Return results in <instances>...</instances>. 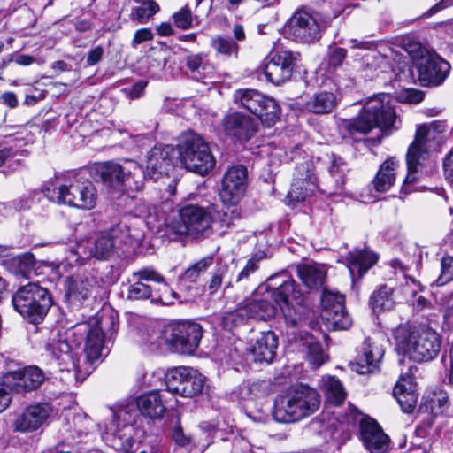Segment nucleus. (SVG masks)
<instances>
[{
  "mask_svg": "<svg viewBox=\"0 0 453 453\" xmlns=\"http://www.w3.org/2000/svg\"><path fill=\"white\" fill-rule=\"evenodd\" d=\"M248 319L266 320L273 317L275 309L266 300H253L243 305Z\"/></svg>",
  "mask_w": 453,
  "mask_h": 453,
  "instance_id": "obj_43",
  "label": "nucleus"
},
{
  "mask_svg": "<svg viewBox=\"0 0 453 453\" xmlns=\"http://www.w3.org/2000/svg\"><path fill=\"white\" fill-rule=\"evenodd\" d=\"M167 229L169 234L177 235H188L197 240L208 238L213 234V209L198 204L184 205Z\"/></svg>",
  "mask_w": 453,
  "mask_h": 453,
  "instance_id": "obj_7",
  "label": "nucleus"
},
{
  "mask_svg": "<svg viewBox=\"0 0 453 453\" xmlns=\"http://www.w3.org/2000/svg\"><path fill=\"white\" fill-rule=\"evenodd\" d=\"M171 436L174 442L180 446H186L190 441L189 436L184 434L179 419L176 420L172 428Z\"/></svg>",
  "mask_w": 453,
  "mask_h": 453,
  "instance_id": "obj_58",
  "label": "nucleus"
},
{
  "mask_svg": "<svg viewBox=\"0 0 453 453\" xmlns=\"http://www.w3.org/2000/svg\"><path fill=\"white\" fill-rule=\"evenodd\" d=\"M394 336L396 352L416 363L435 359L441 349V336L428 326L403 324Z\"/></svg>",
  "mask_w": 453,
  "mask_h": 453,
  "instance_id": "obj_3",
  "label": "nucleus"
},
{
  "mask_svg": "<svg viewBox=\"0 0 453 453\" xmlns=\"http://www.w3.org/2000/svg\"><path fill=\"white\" fill-rule=\"evenodd\" d=\"M328 172L334 179L336 188L339 189L342 188L345 182L346 172V165L343 159L335 155H332Z\"/></svg>",
  "mask_w": 453,
  "mask_h": 453,
  "instance_id": "obj_50",
  "label": "nucleus"
},
{
  "mask_svg": "<svg viewBox=\"0 0 453 453\" xmlns=\"http://www.w3.org/2000/svg\"><path fill=\"white\" fill-rule=\"evenodd\" d=\"M431 130L442 133L445 130V124L441 121H434L429 125H420L417 127L415 139L409 146L406 154L408 173L404 182L410 183L417 180V174L422 171L428 157L426 140Z\"/></svg>",
  "mask_w": 453,
  "mask_h": 453,
  "instance_id": "obj_14",
  "label": "nucleus"
},
{
  "mask_svg": "<svg viewBox=\"0 0 453 453\" xmlns=\"http://www.w3.org/2000/svg\"><path fill=\"white\" fill-rule=\"evenodd\" d=\"M234 102L257 116L263 125L267 127L273 126L280 116L278 103L258 90L240 88L234 92Z\"/></svg>",
  "mask_w": 453,
  "mask_h": 453,
  "instance_id": "obj_13",
  "label": "nucleus"
},
{
  "mask_svg": "<svg viewBox=\"0 0 453 453\" xmlns=\"http://www.w3.org/2000/svg\"><path fill=\"white\" fill-rule=\"evenodd\" d=\"M346 58V50L342 48H334L329 54V65L337 67L341 65Z\"/></svg>",
  "mask_w": 453,
  "mask_h": 453,
  "instance_id": "obj_61",
  "label": "nucleus"
},
{
  "mask_svg": "<svg viewBox=\"0 0 453 453\" xmlns=\"http://www.w3.org/2000/svg\"><path fill=\"white\" fill-rule=\"evenodd\" d=\"M248 185V171L243 165L229 167L221 180L219 196L225 204H236L244 196Z\"/></svg>",
  "mask_w": 453,
  "mask_h": 453,
  "instance_id": "obj_20",
  "label": "nucleus"
},
{
  "mask_svg": "<svg viewBox=\"0 0 453 453\" xmlns=\"http://www.w3.org/2000/svg\"><path fill=\"white\" fill-rule=\"evenodd\" d=\"M278 348V338L273 332H263L257 338L255 343L250 348V352L254 360L259 363L270 364L276 356Z\"/></svg>",
  "mask_w": 453,
  "mask_h": 453,
  "instance_id": "obj_29",
  "label": "nucleus"
},
{
  "mask_svg": "<svg viewBox=\"0 0 453 453\" xmlns=\"http://www.w3.org/2000/svg\"><path fill=\"white\" fill-rule=\"evenodd\" d=\"M173 23L178 28L188 29L193 27V22L196 20V25H198L197 17L194 16L192 11L184 6L180 8L173 15Z\"/></svg>",
  "mask_w": 453,
  "mask_h": 453,
  "instance_id": "obj_52",
  "label": "nucleus"
},
{
  "mask_svg": "<svg viewBox=\"0 0 453 453\" xmlns=\"http://www.w3.org/2000/svg\"><path fill=\"white\" fill-rule=\"evenodd\" d=\"M418 81L422 86H439L447 78L450 65L437 55H422L415 62Z\"/></svg>",
  "mask_w": 453,
  "mask_h": 453,
  "instance_id": "obj_22",
  "label": "nucleus"
},
{
  "mask_svg": "<svg viewBox=\"0 0 453 453\" xmlns=\"http://www.w3.org/2000/svg\"><path fill=\"white\" fill-rule=\"evenodd\" d=\"M174 154L172 145H156L147 157L148 175L156 179L157 175L168 174L173 166Z\"/></svg>",
  "mask_w": 453,
  "mask_h": 453,
  "instance_id": "obj_27",
  "label": "nucleus"
},
{
  "mask_svg": "<svg viewBox=\"0 0 453 453\" xmlns=\"http://www.w3.org/2000/svg\"><path fill=\"white\" fill-rule=\"evenodd\" d=\"M398 290L403 295L401 300L406 302L411 301L417 296L421 291H423L422 285L413 278L406 279L405 283L402 284Z\"/></svg>",
  "mask_w": 453,
  "mask_h": 453,
  "instance_id": "obj_55",
  "label": "nucleus"
},
{
  "mask_svg": "<svg viewBox=\"0 0 453 453\" xmlns=\"http://www.w3.org/2000/svg\"><path fill=\"white\" fill-rule=\"evenodd\" d=\"M305 171V178L298 176V173H296L294 182L291 185V188L288 191V197L295 202H302L307 196L313 194L316 189L315 178L303 167Z\"/></svg>",
  "mask_w": 453,
  "mask_h": 453,
  "instance_id": "obj_37",
  "label": "nucleus"
},
{
  "mask_svg": "<svg viewBox=\"0 0 453 453\" xmlns=\"http://www.w3.org/2000/svg\"><path fill=\"white\" fill-rule=\"evenodd\" d=\"M383 356V348L368 337L360 346L355 360L350 362L349 365L359 374L374 373L380 370Z\"/></svg>",
  "mask_w": 453,
  "mask_h": 453,
  "instance_id": "obj_24",
  "label": "nucleus"
},
{
  "mask_svg": "<svg viewBox=\"0 0 453 453\" xmlns=\"http://www.w3.org/2000/svg\"><path fill=\"white\" fill-rule=\"evenodd\" d=\"M178 150L182 165L191 172L204 175L215 166L216 160L208 143L194 132L181 135Z\"/></svg>",
  "mask_w": 453,
  "mask_h": 453,
  "instance_id": "obj_10",
  "label": "nucleus"
},
{
  "mask_svg": "<svg viewBox=\"0 0 453 453\" xmlns=\"http://www.w3.org/2000/svg\"><path fill=\"white\" fill-rule=\"evenodd\" d=\"M45 351L56 362L60 371L73 370L76 373L82 372V365H80L72 331L65 334H51L45 344Z\"/></svg>",
  "mask_w": 453,
  "mask_h": 453,
  "instance_id": "obj_15",
  "label": "nucleus"
},
{
  "mask_svg": "<svg viewBox=\"0 0 453 453\" xmlns=\"http://www.w3.org/2000/svg\"><path fill=\"white\" fill-rule=\"evenodd\" d=\"M185 62L187 68L198 81L213 73V65L203 53L188 55Z\"/></svg>",
  "mask_w": 453,
  "mask_h": 453,
  "instance_id": "obj_41",
  "label": "nucleus"
},
{
  "mask_svg": "<svg viewBox=\"0 0 453 453\" xmlns=\"http://www.w3.org/2000/svg\"><path fill=\"white\" fill-rule=\"evenodd\" d=\"M92 288L88 278L68 277L65 280V298L70 304H79L88 299Z\"/></svg>",
  "mask_w": 453,
  "mask_h": 453,
  "instance_id": "obj_32",
  "label": "nucleus"
},
{
  "mask_svg": "<svg viewBox=\"0 0 453 453\" xmlns=\"http://www.w3.org/2000/svg\"><path fill=\"white\" fill-rule=\"evenodd\" d=\"M147 81H139L134 83L128 90L127 95L130 99H137L143 96Z\"/></svg>",
  "mask_w": 453,
  "mask_h": 453,
  "instance_id": "obj_63",
  "label": "nucleus"
},
{
  "mask_svg": "<svg viewBox=\"0 0 453 453\" xmlns=\"http://www.w3.org/2000/svg\"><path fill=\"white\" fill-rule=\"evenodd\" d=\"M393 395L403 412L413 411L418 402V395L412 378H401L393 389Z\"/></svg>",
  "mask_w": 453,
  "mask_h": 453,
  "instance_id": "obj_30",
  "label": "nucleus"
},
{
  "mask_svg": "<svg viewBox=\"0 0 453 453\" xmlns=\"http://www.w3.org/2000/svg\"><path fill=\"white\" fill-rule=\"evenodd\" d=\"M104 53V50L100 45L89 50L86 59L87 65L89 66L96 65L102 59Z\"/></svg>",
  "mask_w": 453,
  "mask_h": 453,
  "instance_id": "obj_62",
  "label": "nucleus"
},
{
  "mask_svg": "<svg viewBox=\"0 0 453 453\" xmlns=\"http://www.w3.org/2000/svg\"><path fill=\"white\" fill-rule=\"evenodd\" d=\"M153 39V34L149 28H141L138 29L134 35L132 40V47L136 48L137 45L148 42Z\"/></svg>",
  "mask_w": 453,
  "mask_h": 453,
  "instance_id": "obj_60",
  "label": "nucleus"
},
{
  "mask_svg": "<svg viewBox=\"0 0 453 453\" xmlns=\"http://www.w3.org/2000/svg\"><path fill=\"white\" fill-rule=\"evenodd\" d=\"M44 196L58 204H66L83 210L93 209L96 204V190L88 180L77 176L63 180L57 177L55 181L42 188Z\"/></svg>",
  "mask_w": 453,
  "mask_h": 453,
  "instance_id": "obj_4",
  "label": "nucleus"
},
{
  "mask_svg": "<svg viewBox=\"0 0 453 453\" xmlns=\"http://www.w3.org/2000/svg\"><path fill=\"white\" fill-rule=\"evenodd\" d=\"M188 376L179 388L180 395L183 397H193L201 394L204 388L205 377L197 370L188 367Z\"/></svg>",
  "mask_w": 453,
  "mask_h": 453,
  "instance_id": "obj_40",
  "label": "nucleus"
},
{
  "mask_svg": "<svg viewBox=\"0 0 453 453\" xmlns=\"http://www.w3.org/2000/svg\"><path fill=\"white\" fill-rule=\"evenodd\" d=\"M326 400L334 405H341L345 400L346 394L341 381L335 377H328L325 382Z\"/></svg>",
  "mask_w": 453,
  "mask_h": 453,
  "instance_id": "obj_47",
  "label": "nucleus"
},
{
  "mask_svg": "<svg viewBox=\"0 0 453 453\" xmlns=\"http://www.w3.org/2000/svg\"><path fill=\"white\" fill-rule=\"evenodd\" d=\"M188 366L175 367L168 371L165 375V385L169 392L180 395L179 388L188 376Z\"/></svg>",
  "mask_w": 453,
  "mask_h": 453,
  "instance_id": "obj_48",
  "label": "nucleus"
},
{
  "mask_svg": "<svg viewBox=\"0 0 453 453\" xmlns=\"http://www.w3.org/2000/svg\"><path fill=\"white\" fill-rule=\"evenodd\" d=\"M360 439L370 453H387L389 449L390 439L388 435L371 418H364L360 421Z\"/></svg>",
  "mask_w": 453,
  "mask_h": 453,
  "instance_id": "obj_25",
  "label": "nucleus"
},
{
  "mask_svg": "<svg viewBox=\"0 0 453 453\" xmlns=\"http://www.w3.org/2000/svg\"><path fill=\"white\" fill-rule=\"evenodd\" d=\"M223 127L226 135L241 142L249 141L257 131L254 119L240 112L226 115Z\"/></svg>",
  "mask_w": 453,
  "mask_h": 453,
  "instance_id": "obj_26",
  "label": "nucleus"
},
{
  "mask_svg": "<svg viewBox=\"0 0 453 453\" xmlns=\"http://www.w3.org/2000/svg\"><path fill=\"white\" fill-rule=\"evenodd\" d=\"M131 280L133 283L128 287L127 299L134 301L150 299L154 303L164 305L173 303L171 296L165 294H157V291L154 293L151 287L145 282L133 279Z\"/></svg>",
  "mask_w": 453,
  "mask_h": 453,
  "instance_id": "obj_33",
  "label": "nucleus"
},
{
  "mask_svg": "<svg viewBox=\"0 0 453 453\" xmlns=\"http://www.w3.org/2000/svg\"><path fill=\"white\" fill-rule=\"evenodd\" d=\"M300 53L280 50L265 59L264 73L268 81L280 85L290 80L294 69L300 61Z\"/></svg>",
  "mask_w": 453,
  "mask_h": 453,
  "instance_id": "obj_18",
  "label": "nucleus"
},
{
  "mask_svg": "<svg viewBox=\"0 0 453 453\" xmlns=\"http://www.w3.org/2000/svg\"><path fill=\"white\" fill-rule=\"evenodd\" d=\"M132 278L133 280H138L142 282L151 281L160 283L162 284L161 288L158 289L160 294L171 296L173 301L179 297V295L165 281V278L152 267H143L138 271L133 272Z\"/></svg>",
  "mask_w": 453,
  "mask_h": 453,
  "instance_id": "obj_39",
  "label": "nucleus"
},
{
  "mask_svg": "<svg viewBox=\"0 0 453 453\" xmlns=\"http://www.w3.org/2000/svg\"><path fill=\"white\" fill-rule=\"evenodd\" d=\"M13 264L16 265L22 274L29 272L35 265V257L30 253H25L13 259Z\"/></svg>",
  "mask_w": 453,
  "mask_h": 453,
  "instance_id": "obj_57",
  "label": "nucleus"
},
{
  "mask_svg": "<svg viewBox=\"0 0 453 453\" xmlns=\"http://www.w3.org/2000/svg\"><path fill=\"white\" fill-rule=\"evenodd\" d=\"M297 275L303 283L310 289H316L323 286L326 271L318 264H303L296 267Z\"/></svg>",
  "mask_w": 453,
  "mask_h": 453,
  "instance_id": "obj_35",
  "label": "nucleus"
},
{
  "mask_svg": "<svg viewBox=\"0 0 453 453\" xmlns=\"http://www.w3.org/2000/svg\"><path fill=\"white\" fill-rule=\"evenodd\" d=\"M267 291L280 307L288 324L296 326L306 315L305 296L296 281L286 273L270 276L267 280Z\"/></svg>",
  "mask_w": 453,
  "mask_h": 453,
  "instance_id": "obj_5",
  "label": "nucleus"
},
{
  "mask_svg": "<svg viewBox=\"0 0 453 453\" xmlns=\"http://www.w3.org/2000/svg\"><path fill=\"white\" fill-rule=\"evenodd\" d=\"M203 336L202 326L195 322H177L166 325L161 338L169 350L182 355L193 354Z\"/></svg>",
  "mask_w": 453,
  "mask_h": 453,
  "instance_id": "obj_12",
  "label": "nucleus"
},
{
  "mask_svg": "<svg viewBox=\"0 0 453 453\" xmlns=\"http://www.w3.org/2000/svg\"><path fill=\"white\" fill-rule=\"evenodd\" d=\"M104 185L119 191H140L143 188L146 174L135 161L125 159L122 164L105 162L98 168Z\"/></svg>",
  "mask_w": 453,
  "mask_h": 453,
  "instance_id": "obj_9",
  "label": "nucleus"
},
{
  "mask_svg": "<svg viewBox=\"0 0 453 453\" xmlns=\"http://www.w3.org/2000/svg\"><path fill=\"white\" fill-rule=\"evenodd\" d=\"M213 257L206 256L190 265L180 276V284L197 283L207 269L213 264Z\"/></svg>",
  "mask_w": 453,
  "mask_h": 453,
  "instance_id": "obj_42",
  "label": "nucleus"
},
{
  "mask_svg": "<svg viewBox=\"0 0 453 453\" xmlns=\"http://www.w3.org/2000/svg\"><path fill=\"white\" fill-rule=\"evenodd\" d=\"M352 280L361 279L378 261V256L367 249H354L343 257Z\"/></svg>",
  "mask_w": 453,
  "mask_h": 453,
  "instance_id": "obj_28",
  "label": "nucleus"
},
{
  "mask_svg": "<svg viewBox=\"0 0 453 453\" xmlns=\"http://www.w3.org/2000/svg\"><path fill=\"white\" fill-rule=\"evenodd\" d=\"M442 166L446 180L453 186V147L446 154Z\"/></svg>",
  "mask_w": 453,
  "mask_h": 453,
  "instance_id": "obj_59",
  "label": "nucleus"
},
{
  "mask_svg": "<svg viewBox=\"0 0 453 453\" xmlns=\"http://www.w3.org/2000/svg\"><path fill=\"white\" fill-rule=\"evenodd\" d=\"M224 281L227 288L232 287L234 284L233 278L229 277V265L226 263L219 260L208 282V288L211 294L216 293Z\"/></svg>",
  "mask_w": 453,
  "mask_h": 453,
  "instance_id": "obj_44",
  "label": "nucleus"
},
{
  "mask_svg": "<svg viewBox=\"0 0 453 453\" xmlns=\"http://www.w3.org/2000/svg\"><path fill=\"white\" fill-rule=\"evenodd\" d=\"M441 273L436 280L438 286H443L453 280V257H443L441 258Z\"/></svg>",
  "mask_w": 453,
  "mask_h": 453,
  "instance_id": "obj_56",
  "label": "nucleus"
},
{
  "mask_svg": "<svg viewBox=\"0 0 453 453\" xmlns=\"http://www.w3.org/2000/svg\"><path fill=\"white\" fill-rule=\"evenodd\" d=\"M286 33L296 42H314L321 36L318 15L304 10L296 11L289 19Z\"/></svg>",
  "mask_w": 453,
  "mask_h": 453,
  "instance_id": "obj_19",
  "label": "nucleus"
},
{
  "mask_svg": "<svg viewBox=\"0 0 453 453\" xmlns=\"http://www.w3.org/2000/svg\"><path fill=\"white\" fill-rule=\"evenodd\" d=\"M211 46L218 53L226 57H236L239 49L236 42L222 36L212 39Z\"/></svg>",
  "mask_w": 453,
  "mask_h": 453,
  "instance_id": "obj_53",
  "label": "nucleus"
},
{
  "mask_svg": "<svg viewBox=\"0 0 453 453\" xmlns=\"http://www.w3.org/2000/svg\"><path fill=\"white\" fill-rule=\"evenodd\" d=\"M72 337L75 342L78 354L80 346L82 342L84 343L83 352L88 366L82 367V372L88 374L93 369L91 365L109 352L107 346L104 345L105 338L102 329V321L96 319L94 322L76 325L72 330Z\"/></svg>",
  "mask_w": 453,
  "mask_h": 453,
  "instance_id": "obj_11",
  "label": "nucleus"
},
{
  "mask_svg": "<svg viewBox=\"0 0 453 453\" xmlns=\"http://www.w3.org/2000/svg\"><path fill=\"white\" fill-rule=\"evenodd\" d=\"M52 413L50 403H35L17 411L13 414L12 426L19 433H33L40 429Z\"/></svg>",
  "mask_w": 453,
  "mask_h": 453,
  "instance_id": "obj_21",
  "label": "nucleus"
},
{
  "mask_svg": "<svg viewBox=\"0 0 453 453\" xmlns=\"http://www.w3.org/2000/svg\"><path fill=\"white\" fill-rule=\"evenodd\" d=\"M12 303L14 310L30 323L43 320L52 305V299L47 288L38 283L29 282L21 286L13 294Z\"/></svg>",
  "mask_w": 453,
  "mask_h": 453,
  "instance_id": "obj_8",
  "label": "nucleus"
},
{
  "mask_svg": "<svg viewBox=\"0 0 453 453\" xmlns=\"http://www.w3.org/2000/svg\"><path fill=\"white\" fill-rule=\"evenodd\" d=\"M30 207V202L27 197H21L17 201L12 202L9 205L5 206L4 209H14L16 211L28 209Z\"/></svg>",
  "mask_w": 453,
  "mask_h": 453,
  "instance_id": "obj_64",
  "label": "nucleus"
},
{
  "mask_svg": "<svg viewBox=\"0 0 453 453\" xmlns=\"http://www.w3.org/2000/svg\"><path fill=\"white\" fill-rule=\"evenodd\" d=\"M399 162L395 157H388L380 165L372 184L379 193L387 192L395 184Z\"/></svg>",
  "mask_w": 453,
  "mask_h": 453,
  "instance_id": "obj_31",
  "label": "nucleus"
},
{
  "mask_svg": "<svg viewBox=\"0 0 453 453\" xmlns=\"http://www.w3.org/2000/svg\"><path fill=\"white\" fill-rule=\"evenodd\" d=\"M239 218L240 213L237 209L227 208L222 211L213 210V234H223Z\"/></svg>",
  "mask_w": 453,
  "mask_h": 453,
  "instance_id": "obj_45",
  "label": "nucleus"
},
{
  "mask_svg": "<svg viewBox=\"0 0 453 453\" xmlns=\"http://www.w3.org/2000/svg\"><path fill=\"white\" fill-rule=\"evenodd\" d=\"M394 288L387 284L380 285L371 295L369 304L374 312L389 311L395 304Z\"/></svg>",
  "mask_w": 453,
  "mask_h": 453,
  "instance_id": "obj_38",
  "label": "nucleus"
},
{
  "mask_svg": "<svg viewBox=\"0 0 453 453\" xmlns=\"http://www.w3.org/2000/svg\"><path fill=\"white\" fill-rule=\"evenodd\" d=\"M143 238L142 230L120 222L89 242L88 247L76 244L69 250L65 265L71 267L82 265L92 256L100 260L110 259L122 246L138 245Z\"/></svg>",
  "mask_w": 453,
  "mask_h": 453,
  "instance_id": "obj_1",
  "label": "nucleus"
},
{
  "mask_svg": "<svg viewBox=\"0 0 453 453\" xmlns=\"http://www.w3.org/2000/svg\"><path fill=\"white\" fill-rule=\"evenodd\" d=\"M158 11L159 5L154 0H142L138 6L133 8L131 19L144 24Z\"/></svg>",
  "mask_w": 453,
  "mask_h": 453,
  "instance_id": "obj_46",
  "label": "nucleus"
},
{
  "mask_svg": "<svg viewBox=\"0 0 453 453\" xmlns=\"http://www.w3.org/2000/svg\"><path fill=\"white\" fill-rule=\"evenodd\" d=\"M261 258L257 257H250L245 266L241 270V272L236 275L234 280L235 283H247L249 282L255 273L259 268V262Z\"/></svg>",
  "mask_w": 453,
  "mask_h": 453,
  "instance_id": "obj_54",
  "label": "nucleus"
},
{
  "mask_svg": "<svg viewBox=\"0 0 453 453\" xmlns=\"http://www.w3.org/2000/svg\"><path fill=\"white\" fill-rule=\"evenodd\" d=\"M44 379L43 372L39 367L28 366L7 372L3 378V384L11 390L22 394L38 388Z\"/></svg>",
  "mask_w": 453,
  "mask_h": 453,
  "instance_id": "obj_23",
  "label": "nucleus"
},
{
  "mask_svg": "<svg viewBox=\"0 0 453 453\" xmlns=\"http://www.w3.org/2000/svg\"><path fill=\"white\" fill-rule=\"evenodd\" d=\"M136 404L141 413L150 418H161L166 410L162 395L156 390L140 395Z\"/></svg>",
  "mask_w": 453,
  "mask_h": 453,
  "instance_id": "obj_34",
  "label": "nucleus"
},
{
  "mask_svg": "<svg viewBox=\"0 0 453 453\" xmlns=\"http://www.w3.org/2000/svg\"><path fill=\"white\" fill-rule=\"evenodd\" d=\"M321 318L328 328L333 330H346L352 319L346 311L345 297L338 291L324 289L321 295Z\"/></svg>",
  "mask_w": 453,
  "mask_h": 453,
  "instance_id": "obj_17",
  "label": "nucleus"
},
{
  "mask_svg": "<svg viewBox=\"0 0 453 453\" xmlns=\"http://www.w3.org/2000/svg\"><path fill=\"white\" fill-rule=\"evenodd\" d=\"M319 405L318 392L308 386L300 385L275 399L273 416L277 422L293 423L312 415Z\"/></svg>",
  "mask_w": 453,
  "mask_h": 453,
  "instance_id": "obj_6",
  "label": "nucleus"
},
{
  "mask_svg": "<svg viewBox=\"0 0 453 453\" xmlns=\"http://www.w3.org/2000/svg\"><path fill=\"white\" fill-rule=\"evenodd\" d=\"M131 422L130 413L125 409L119 410L106 427L103 440L116 451L131 453L136 443L134 439V427Z\"/></svg>",
  "mask_w": 453,
  "mask_h": 453,
  "instance_id": "obj_16",
  "label": "nucleus"
},
{
  "mask_svg": "<svg viewBox=\"0 0 453 453\" xmlns=\"http://www.w3.org/2000/svg\"><path fill=\"white\" fill-rule=\"evenodd\" d=\"M393 102L388 94H380L369 98L357 117L342 119L337 122L340 134L345 139L357 134H366L376 127L380 130L393 127L396 121Z\"/></svg>",
  "mask_w": 453,
  "mask_h": 453,
  "instance_id": "obj_2",
  "label": "nucleus"
},
{
  "mask_svg": "<svg viewBox=\"0 0 453 453\" xmlns=\"http://www.w3.org/2000/svg\"><path fill=\"white\" fill-rule=\"evenodd\" d=\"M248 319L246 311L243 306L230 311H226L221 317L222 326L228 331L234 327L243 324Z\"/></svg>",
  "mask_w": 453,
  "mask_h": 453,
  "instance_id": "obj_49",
  "label": "nucleus"
},
{
  "mask_svg": "<svg viewBox=\"0 0 453 453\" xmlns=\"http://www.w3.org/2000/svg\"><path fill=\"white\" fill-rule=\"evenodd\" d=\"M339 99L334 93L320 91L306 102L305 107L314 114H329L336 108Z\"/></svg>",
  "mask_w": 453,
  "mask_h": 453,
  "instance_id": "obj_36",
  "label": "nucleus"
},
{
  "mask_svg": "<svg viewBox=\"0 0 453 453\" xmlns=\"http://www.w3.org/2000/svg\"><path fill=\"white\" fill-rule=\"evenodd\" d=\"M307 359L313 368H319L326 360L321 345L312 338L306 340Z\"/></svg>",
  "mask_w": 453,
  "mask_h": 453,
  "instance_id": "obj_51",
  "label": "nucleus"
}]
</instances>
